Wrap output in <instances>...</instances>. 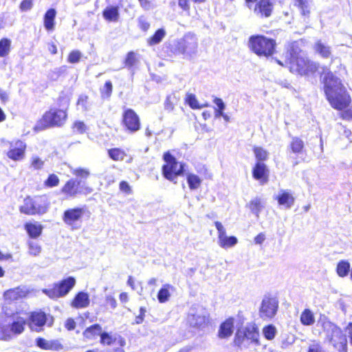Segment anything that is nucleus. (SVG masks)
<instances>
[{
    "label": "nucleus",
    "mask_w": 352,
    "mask_h": 352,
    "mask_svg": "<svg viewBox=\"0 0 352 352\" xmlns=\"http://www.w3.org/2000/svg\"><path fill=\"white\" fill-rule=\"evenodd\" d=\"M283 60L276 59L275 60L278 65L288 67L292 73L310 75L314 74L318 69L317 63L308 60L293 47L283 54Z\"/></svg>",
    "instance_id": "f257e3e1"
},
{
    "label": "nucleus",
    "mask_w": 352,
    "mask_h": 352,
    "mask_svg": "<svg viewBox=\"0 0 352 352\" xmlns=\"http://www.w3.org/2000/svg\"><path fill=\"white\" fill-rule=\"evenodd\" d=\"M324 92L331 106L337 110L349 107L351 98L340 80L329 72L324 78Z\"/></svg>",
    "instance_id": "f03ea898"
},
{
    "label": "nucleus",
    "mask_w": 352,
    "mask_h": 352,
    "mask_svg": "<svg viewBox=\"0 0 352 352\" xmlns=\"http://www.w3.org/2000/svg\"><path fill=\"white\" fill-rule=\"evenodd\" d=\"M249 47L258 56L268 58L272 56L276 46L274 39L263 35H253L249 38Z\"/></svg>",
    "instance_id": "7ed1b4c3"
},
{
    "label": "nucleus",
    "mask_w": 352,
    "mask_h": 352,
    "mask_svg": "<svg viewBox=\"0 0 352 352\" xmlns=\"http://www.w3.org/2000/svg\"><path fill=\"white\" fill-rule=\"evenodd\" d=\"M67 113L65 111L56 109H50L43 116L36 127L44 129L55 126H59L65 123Z\"/></svg>",
    "instance_id": "20e7f679"
},
{
    "label": "nucleus",
    "mask_w": 352,
    "mask_h": 352,
    "mask_svg": "<svg viewBox=\"0 0 352 352\" xmlns=\"http://www.w3.org/2000/svg\"><path fill=\"white\" fill-rule=\"evenodd\" d=\"M164 160L166 164L162 167V171L164 176L167 179L173 181L185 171L184 164H179L169 152L164 154Z\"/></svg>",
    "instance_id": "39448f33"
},
{
    "label": "nucleus",
    "mask_w": 352,
    "mask_h": 352,
    "mask_svg": "<svg viewBox=\"0 0 352 352\" xmlns=\"http://www.w3.org/2000/svg\"><path fill=\"white\" fill-rule=\"evenodd\" d=\"M324 333L329 341L336 348L346 345V339L340 328L329 321L323 322Z\"/></svg>",
    "instance_id": "423d86ee"
},
{
    "label": "nucleus",
    "mask_w": 352,
    "mask_h": 352,
    "mask_svg": "<svg viewBox=\"0 0 352 352\" xmlns=\"http://www.w3.org/2000/svg\"><path fill=\"white\" fill-rule=\"evenodd\" d=\"M100 342L109 346L107 352H125L124 346L126 345V340L120 335L104 333L101 335Z\"/></svg>",
    "instance_id": "0eeeda50"
},
{
    "label": "nucleus",
    "mask_w": 352,
    "mask_h": 352,
    "mask_svg": "<svg viewBox=\"0 0 352 352\" xmlns=\"http://www.w3.org/2000/svg\"><path fill=\"white\" fill-rule=\"evenodd\" d=\"M47 205L41 201V199H33L27 197L23 201V204L20 207V211L29 215L42 214L47 212Z\"/></svg>",
    "instance_id": "6e6552de"
},
{
    "label": "nucleus",
    "mask_w": 352,
    "mask_h": 352,
    "mask_svg": "<svg viewBox=\"0 0 352 352\" xmlns=\"http://www.w3.org/2000/svg\"><path fill=\"white\" fill-rule=\"evenodd\" d=\"M2 146H10V149L7 153V156L14 161H21L24 159L26 144L21 140H17L13 142H8L5 139L1 140Z\"/></svg>",
    "instance_id": "1a4fd4ad"
},
{
    "label": "nucleus",
    "mask_w": 352,
    "mask_h": 352,
    "mask_svg": "<svg viewBox=\"0 0 352 352\" xmlns=\"http://www.w3.org/2000/svg\"><path fill=\"white\" fill-rule=\"evenodd\" d=\"M85 212L83 208H69L64 212L63 221L72 229H78L79 228L78 222L81 221Z\"/></svg>",
    "instance_id": "9d476101"
},
{
    "label": "nucleus",
    "mask_w": 352,
    "mask_h": 352,
    "mask_svg": "<svg viewBox=\"0 0 352 352\" xmlns=\"http://www.w3.org/2000/svg\"><path fill=\"white\" fill-rule=\"evenodd\" d=\"M238 338L236 339V343L239 345H245V341H250L251 343L258 346L260 345L259 331L257 326L254 323H248L243 330V338L241 342L239 341V332L237 334Z\"/></svg>",
    "instance_id": "9b49d317"
},
{
    "label": "nucleus",
    "mask_w": 352,
    "mask_h": 352,
    "mask_svg": "<svg viewBox=\"0 0 352 352\" xmlns=\"http://www.w3.org/2000/svg\"><path fill=\"white\" fill-rule=\"evenodd\" d=\"M53 321L52 317H47L43 312L34 311L30 317L29 327L32 330L39 332L44 324L47 323L48 326H52Z\"/></svg>",
    "instance_id": "f8f14e48"
},
{
    "label": "nucleus",
    "mask_w": 352,
    "mask_h": 352,
    "mask_svg": "<svg viewBox=\"0 0 352 352\" xmlns=\"http://www.w3.org/2000/svg\"><path fill=\"white\" fill-rule=\"evenodd\" d=\"M197 39L193 35H186L183 39L178 42L177 50L187 56L194 55L197 51Z\"/></svg>",
    "instance_id": "ddd939ff"
},
{
    "label": "nucleus",
    "mask_w": 352,
    "mask_h": 352,
    "mask_svg": "<svg viewBox=\"0 0 352 352\" xmlns=\"http://www.w3.org/2000/svg\"><path fill=\"white\" fill-rule=\"evenodd\" d=\"M6 322L9 327L10 335L11 336L12 340L15 336L19 335L23 332L26 318L18 315H14L8 317Z\"/></svg>",
    "instance_id": "4468645a"
},
{
    "label": "nucleus",
    "mask_w": 352,
    "mask_h": 352,
    "mask_svg": "<svg viewBox=\"0 0 352 352\" xmlns=\"http://www.w3.org/2000/svg\"><path fill=\"white\" fill-rule=\"evenodd\" d=\"M215 227L218 231V244L224 249L232 248L238 243V239L235 236H228L226 235V230L222 223L219 221L214 223Z\"/></svg>",
    "instance_id": "2eb2a0df"
},
{
    "label": "nucleus",
    "mask_w": 352,
    "mask_h": 352,
    "mask_svg": "<svg viewBox=\"0 0 352 352\" xmlns=\"http://www.w3.org/2000/svg\"><path fill=\"white\" fill-rule=\"evenodd\" d=\"M122 123L131 132H135L140 128V118L136 113L131 109L124 111L122 116Z\"/></svg>",
    "instance_id": "dca6fc26"
},
{
    "label": "nucleus",
    "mask_w": 352,
    "mask_h": 352,
    "mask_svg": "<svg viewBox=\"0 0 352 352\" xmlns=\"http://www.w3.org/2000/svg\"><path fill=\"white\" fill-rule=\"evenodd\" d=\"M29 293L30 291L26 287H17L6 291L3 294V298L8 304H11L25 298Z\"/></svg>",
    "instance_id": "f3484780"
},
{
    "label": "nucleus",
    "mask_w": 352,
    "mask_h": 352,
    "mask_svg": "<svg viewBox=\"0 0 352 352\" xmlns=\"http://www.w3.org/2000/svg\"><path fill=\"white\" fill-rule=\"evenodd\" d=\"M274 9L272 0H259L254 8V14L261 18H267L271 16Z\"/></svg>",
    "instance_id": "a211bd4d"
},
{
    "label": "nucleus",
    "mask_w": 352,
    "mask_h": 352,
    "mask_svg": "<svg viewBox=\"0 0 352 352\" xmlns=\"http://www.w3.org/2000/svg\"><path fill=\"white\" fill-rule=\"evenodd\" d=\"M252 175L255 179L259 181L261 184H264L268 181L269 170L264 163L257 162L253 168Z\"/></svg>",
    "instance_id": "6ab92c4d"
},
{
    "label": "nucleus",
    "mask_w": 352,
    "mask_h": 352,
    "mask_svg": "<svg viewBox=\"0 0 352 352\" xmlns=\"http://www.w3.org/2000/svg\"><path fill=\"white\" fill-rule=\"evenodd\" d=\"M274 198L280 206H283L287 209L290 208L293 206L295 200L293 195L287 190H279Z\"/></svg>",
    "instance_id": "aec40b11"
},
{
    "label": "nucleus",
    "mask_w": 352,
    "mask_h": 352,
    "mask_svg": "<svg viewBox=\"0 0 352 352\" xmlns=\"http://www.w3.org/2000/svg\"><path fill=\"white\" fill-rule=\"evenodd\" d=\"M234 329V318H228L221 324L218 331V336L221 339L228 338L232 335Z\"/></svg>",
    "instance_id": "412c9836"
},
{
    "label": "nucleus",
    "mask_w": 352,
    "mask_h": 352,
    "mask_svg": "<svg viewBox=\"0 0 352 352\" xmlns=\"http://www.w3.org/2000/svg\"><path fill=\"white\" fill-rule=\"evenodd\" d=\"M188 322L190 326L203 329L210 323L208 317L198 314H192L188 317Z\"/></svg>",
    "instance_id": "4be33fe9"
},
{
    "label": "nucleus",
    "mask_w": 352,
    "mask_h": 352,
    "mask_svg": "<svg viewBox=\"0 0 352 352\" xmlns=\"http://www.w3.org/2000/svg\"><path fill=\"white\" fill-rule=\"evenodd\" d=\"M36 344L37 346L44 350L58 351L62 348L58 340H47L42 338H37Z\"/></svg>",
    "instance_id": "5701e85b"
},
{
    "label": "nucleus",
    "mask_w": 352,
    "mask_h": 352,
    "mask_svg": "<svg viewBox=\"0 0 352 352\" xmlns=\"http://www.w3.org/2000/svg\"><path fill=\"white\" fill-rule=\"evenodd\" d=\"M25 229L31 238L36 239L41 234L43 227L36 221L28 222L25 224Z\"/></svg>",
    "instance_id": "b1692460"
},
{
    "label": "nucleus",
    "mask_w": 352,
    "mask_h": 352,
    "mask_svg": "<svg viewBox=\"0 0 352 352\" xmlns=\"http://www.w3.org/2000/svg\"><path fill=\"white\" fill-rule=\"evenodd\" d=\"M80 182L74 179H69L63 186L61 192L69 197H74L78 193V186Z\"/></svg>",
    "instance_id": "393cba45"
},
{
    "label": "nucleus",
    "mask_w": 352,
    "mask_h": 352,
    "mask_svg": "<svg viewBox=\"0 0 352 352\" xmlns=\"http://www.w3.org/2000/svg\"><path fill=\"white\" fill-rule=\"evenodd\" d=\"M104 19L109 22H117L120 18L119 8L118 6H107L102 12Z\"/></svg>",
    "instance_id": "a878e982"
},
{
    "label": "nucleus",
    "mask_w": 352,
    "mask_h": 352,
    "mask_svg": "<svg viewBox=\"0 0 352 352\" xmlns=\"http://www.w3.org/2000/svg\"><path fill=\"white\" fill-rule=\"evenodd\" d=\"M89 296L87 293L80 292L74 298L72 305L74 307H86L89 305Z\"/></svg>",
    "instance_id": "bb28decb"
},
{
    "label": "nucleus",
    "mask_w": 352,
    "mask_h": 352,
    "mask_svg": "<svg viewBox=\"0 0 352 352\" xmlns=\"http://www.w3.org/2000/svg\"><path fill=\"white\" fill-rule=\"evenodd\" d=\"M314 49L316 53L324 58H328L331 55V47L321 41H318L314 44Z\"/></svg>",
    "instance_id": "cd10ccee"
},
{
    "label": "nucleus",
    "mask_w": 352,
    "mask_h": 352,
    "mask_svg": "<svg viewBox=\"0 0 352 352\" xmlns=\"http://www.w3.org/2000/svg\"><path fill=\"white\" fill-rule=\"evenodd\" d=\"M175 290V287L168 284H164L160 289L157 294V299L160 302H167L170 296L171 292Z\"/></svg>",
    "instance_id": "c85d7f7f"
},
{
    "label": "nucleus",
    "mask_w": 352,
    "mask_h": 352,
    "mask_svg": "<svg viewBox=\"0 0 352 352\" xmlns=\"http://www.w3.org/2000/svg\"><path fill=\"white\" fill-rule=\"evenodd\" d=\"M43 292L52 299L64 297L58 282L54 283L52 288L43 289Z\"/></svg>",
    "instance_id": "c756f323"
},
{
    "label": "nucleus",
    "mask_w": 352,
    "mask_h": 352,
    "mask_svg": "<svg viewBox=\"0 0 352 352\" xmlns=\"http://www.w3.org/2000/svg\"><path fill=\"white\" fill-rule=\"evenodd\" d=\"M102 328L98 324L93 325L83 332V336L86 340H90L96 338L98 336L102 334Z\"/></svg>",
    "instance_id": "7c9ffc66"
},
{
    "label": "nucleus",
    "mask_w": 352,
    "mask_h": 352,
    "mask_svg": "<svg viewBox=\"0 0 352 352\" xmlns=\"http://www.w3.org/2000/svg\"><path fill=\"white\" fill-rule=\"evenodd\" d=\"M277 297L271 294H265L262 300L261 308H278Z\"/></svg>",
    "instance_id": "2f4dec72"
},
{
    "label": "nucleus",
    "mask_w": 352,
    "mask_h": 352,
    "mask_svg": "<svg viewBox=\"0 0 352 352\" xmlns=\"http://www.w3.org/2000/svg\"><path fill=\"white\" fill-rule=\"evenodd\" d=\"M56 12L52 8L47 11L44 16V26L47 30H52L54 28V19Z\"/></svg>",
    "instance_id": "473e14b6"
},
{
    "label": "nucleus",
    "mask_w": 352,
    "mask_h": 352,
    "mask_svg": "<svg viewBox=\"0 0 352 352\" xmlns=\"http://www.w3.org/2000/svg\"><path fill=\"white\" fill-rule=\"evenodd\" d=\"M63 296H65L76 285V279L69 276L58 282Z\"/></svg>",
    "instance_id": "72a5a7b5"
},
{
    "label": "nucleus",
    "mask_w": 352,
    "mask_h": 352,
    "mask_svg": "<svg viewBox=\"0 0 352 352\" xmlns=\"http://www.w3.org/2000/svg\"><path fill=\"white\" fill-rule=\"evenodd\" d=\"M350 267V263L347 261H340L336 266L337 274L341 278L346 277L349 274V272H351Z\"/></svg>",
    "instance_id": "f704fd0d"
},
{
    "label": "nucleus",
    "mask_w": 352,
    "mask_h": 352,
    "mask_svg": "<svg viewBox=\"0 0 352 352\" xmlns=\"http://www.w3.org/2000/svg\"><path fill=\"white\" fill-rule=\"evenodd\" d=\"M186 179L190 190L199 188L202 182V179L198 175L193 173L186 174Z\"/></svg>",
    "instance_id": "c9c22d12"
},
{
    "label": "nucleus",
    "mask_w": 352,
    "mask_h": 352,
    "mask_svg": "<svg viewBox=\"0 0 352 352\" xmlns=\"http://www.w3.org/2000/svg\"><path fill=\"white\" fill-rule=\"evenodd\" d=\"M186 102L188 104V105L194 109H200L201 108L208 107V104H200L196 98L195 95L192 94H188L186 97Z\"/></svg>",
    "instance_id": "e433bc0d"
},
{
    "label": "nucleus",
    "mask_w": 352,
    "mask_h": 352,
    "mask_svg": "<svg viewBox=\"0 0 352 352\" xmlns=\"http://www.w3.org/2000/svg\"><path fill=\"white\" fill-rule=\"evenodd\" d=\"M108 155L114 161H122L126 155L123 150L118 148L108 150Z\"/></svg>",
    "instance_id": "4c0bfd02"
},
{
    "label": "nucleus",
    "mask_w": 352,
    "mask_h": 352,
    "mask_svg": "<svg viewBox=\"0 0 352 352\" xmlns=\"http://www.w3.org/2000/svg\"><path fill=\"white\" fill-rule=\"evenodd\" d=\"M11 49V40L3 38L0 40V57L8 56Z\"/></svg>",
    "instance_id": "58836bf2"
},
{
    "label": "nucleus",
    "mask_w": 352,
    "mask_h": 352,
    "mask_svg": "<svg viewBox=\"0 0 352 352\" xmlns=\"http://www.w3.org/2000/svg\"><path fill=\"white\" fill-rule=\"evenodd\" d=\"M166 35V31L164 29H159L155 33V34L148 39V44L149 45H155L162 41Z\"/></svg>",
    "instance_id": "ea45409f"
},
{
    "label": "nucleus",
    "mask_w": 352,
    "mask_h": 352,
    "mask_svg": "<svg viewBox=\"0 0 352 352\" xmlns=\"http://www.w3.org/2000/svg\"><path fill=\"white\" fill-rule=\"evenodd\" d=\"M262 333L265 339L272 340L277 334V329L275 326L269 324L263 327Z\"/></svg>",
    "instance_id": "a19ab883"
},
{
    "label": "nucleus",
    "mask_w": 352,
    "mask_h": 352,
    "mask_svg": "<svg viewBox=\"0 0 352 352\" xmlns=\"http://www.w3.org/2000/svg\"><path fill=\"white\" fill-rule=\"evenodd\" d=\"M290 148L294 153L300 154L303 150L304 142L298 138H293L290 143Z\"/></svg>",
    "instance_id": "79ce46f5"
},
{
    "label": "nucleus",
    "mask_w": 352,
    "mask_h": 352,
    "mask_svg": "<svg viewBox=\"0 0 352 352\" xmlns=\"http://www.w3.org/2000/svg\"><path fill=\"white\" fill-rule=\"evenodd\" d=\"M28 254L31 256H37L41 254L42 251V248L41 245L37 242L29 241L28 242Z\"/></svg>",
    "instance_id": "37998d69"
},
{
    "label": "nucleus",
    "mask_w": 352,
    "mask_h": 352,
    "mask_svg": "<svg viewBox=\"0 0 352 352\" xmlns=\"http://www.w3.org/2000/svg\"><path fill=\"white\" fill-rule=\"evenodd\" d=\"M11 340L10 335L9 327L6 322L0 320V340L8 341Z\"/></svg>",
    "instance_id": "c03bdc74"
},
{
    "label": "nucleus",
    "mask_w": 352,
    "mask_h": 352,
    "mask_svg": "<svg viewBox=\"0 0 352 352\" xmlns=\"http://www.w3.org/2000/svg\"><path fill=\"white\" fill-rule=\"evenodd\" d=\"M301 322L305 325L312 324L314 321L313 313L309 309H305L300 316Z\"/></svg>",
    "instance_id": "a18cd8bd"
},
{
    "label": "nucleus",
    "mask_w": 352,
    "mask_h": 352,
    "mask_svg": "<svg viewBox=\"0 0 352 352\" xmlns=\"http://www.w3.org/2000/svg\"><path fill=\"white\" fill-rule=\"evenodd\" d=\"M263 208L262 201L260 198H255L250 203V208L251 211L257 217Z\"/></svg>",
    "instance_id": "49530a36"
},
{
    "label": "nucleus",
    "mask_w": 352,
    "mask_h": 352,
    "mask_svg": "<svg viewBox=\"0 0 352 352\" xmlns=\"http://www.w3.org/2000/svg\"><path fill=\"white\" fill-rule=\"evenodd\" d=\"M254 153L258 162L265 161L268 157V153L262 147H254Z\"/></svg>",
    "instance_id": "de8ad7c7"
},
{
    "label": "nucleus",
    "mask_w": 352,
    "mask_h": 352,
    "mask_svg": "<svg viewBox=\"0 0 352 352\" xmlns=\"http://www.w3.org/2000/svg\"><path fill=\"white\" fill-rule=\"evenodd\" d=\"M72 173L77 177L86 179L90 175V172L88 169L82 168H72L70 167Z\"/></svg>",
    "instance_id": "09e8293b"
},
{
    "label": "nucleus",
    "mask_w": 352,
    "mask_h": 352,
    "mask_svg": "<svg viewBox=\"0 0 352 352\" xmlns=\"http://www.w3.org/2000/svg\"><path fill=\"white\" fill-rule=\"evenodd\" d=\"M44 161L36 155H33L31 157L30 168L34 170H40L44 166Z\"/></svg>",
    "instance_id": "8fccbe9b"
},
{
    "label": "nucleus",
    "mask_w": 352,
    "mask_h": 352,
    "mask_svg": "<svg viewBox=\"0 0 352 352\" xmlns=\"http://www.w3.org/2000/svg\"><path fill=\"white\" fill-rule=\"evenodd\" d=\"M178 98L175 94L168 96L165 101L164 107L165 109L168 111L173 110L175 103L177 102Z\"/></svg>",
    "instance_id": "3c124183"
},
{
    "label": "nucleus",
    "mask_w": 352,
    "mask_h": 352,
    "mask_svg": "<svg viewBox=\"0 0 352 352\" xmlns=\"http://www.w3.org/2000/svg\"><path fill=\"white\" fill-rule=\"evenodd\" d=\"M138 63V59L136 57V54L133 52H129L125 59V65L131 67L135 65Z\"/></svg>",
    "instance_id": "603ef678"
},
{
    "label": "nucleus",
    "mask_w": 352,
    "mask_h": 352,
    "mask_svg": "<svg viewBox=\"0 0 352 352\" xmlns=\"http://www.w3.org/2000/svg\"><path fill=\"white\" fill-rule=\"evenodd\" d=\"M113 89L112 83L111 81H107L104 87L101 89V94L103 98H109Z\"/></svg>",
    "instance_id": "864d4df0"
},
{
    "label": "nucleus",
    "mask_w": 352,
    "mask_h": 352,
    "mask_svg": "<svg viewBox=\"0 0 352 352\" xmlns=\"http://www.w3.org/2000/svg\"><path fill=\"white\" fill-rule=\"evenodd\" d=\"M58 184L59 178L55 174L50 175L47 180L45 182V185L48 187H54L58 186Z\"/></svg>",
    "instance_id": "5fc2aeb1"
},
{
    "label": "nucleus",
    "mask_w": 352,
    "mask_h": 352,
    "mask_svg": "<svg viewBox=\"0 0 352 352\" xmlns=\"http://www.w3.org/2000/svg\"><path fill=\"white\" fill-rule=\"evenodd\" d=\"M81 56L82 54L78 50H74L71 52L68 56V62L71 63H78L79 62Z\"/></svg>",
    "instance_id": "6e6d98bb"
},
{
    "label": "nucleus",
    "mask_w": 352,
    "mask_h": 352,
    "mask_svg": "<svg viewBox=\"0 0 352 352\" xmlns=\"http://www.w3.org/2000/svg\"><path fill=\"white\" fill-rule=\"evenodd\" d=\"M276 309H260L259 315L264 320L271 319L276 315Z\"/></svg>",
    "instance_id": "4d7b16f0"
},
{
    "label": "nucleus",
    "mask_w": 352,
    "mask_h": 352,
    "mask_svg": "<svg viewBox=\"0 0 352 352\" xmlns=\"http://www.w3.org/2000/svg\"><path fill=\"white\" fill-rule=\"evenodd\" d=\"M77 105L80 107L82 110L87 111L89 109V104H88V96L82 95L79 97Z\"/></svg>",
    "instance_id": "13d9d810"
},
{
    "label": "nucleus",
    "mask_w": 352,
    "mask_h": 352,
    "mask_svg": "<svg viewBox=\"0 0 352 352\" xmlns=\"http://www.w3.org/2000/svg\"><path fill=\"white\" fill-rule=\"evenodd\" d=\"M73 129L78 133H83L87 129V126L83 122L76 121L73 124Z\"/></svg>",
    "instance_id": "bf43d9fd"
},
{
    "label": "nucleus",
    "mask_w": 352,
    "mask_h": 352,
    "mask_svg": "<svg viewBox=\"0 0 352 352\" xmlns=\"http://www.w3.org/2000/svg\"><path fill=\"white\" fill-rule=\"evenodd\" d=\"M32 5V0H23L20 4V9L21 11L30 10Z\"/></svg>",
    "instance_id": "052dcab7"
},
{
    "label": "nucleus",
    "mask_w": 352,
    "mask_h": 352,
    "mask_svg": "<svg viewBox=\"0 0 352 352\" xmlns=\"http://www.w3.org/2000/svg\"><path fill=\"white\" fill-rule=\"evenodd\" d=\"M65 327L68 331H72L76 327V322L72 318H68L65 322Z\"/></svg>",
    "instance_id": "680f3d73"
},
{
    "label": "nucleus",
    "mask_w": 352,
    "mask_h": 352,
    "mask_svg": "<svg viewBox=\"0 0 352 352\" xmlns=\"http://www.w3.org/2000/svg\"><path fill=\"white\" fill-rule=\"evenodd\" d=\"M120 190H122L126 193H128V194L131 193V192L130 186L129 185V184L126 182H124V181H122L120 182Z\"/></svg>",
    "instance_id": "e2e57ef3"
},
{
    "label": "nucleus",
    "mask_w": 352,
    "mask_h": 352,
    "mask_svg": "<svg viewBox=\"0 0 352 352\" xmlns=\"http://www.w3.org/2000/svg\"><path fill=\"white\" fill-rule=\"evenodd\" d=\"M340 116L344 120H352V108L347 109L342 112Z\"/></svg>",
    "instance_id": "0e129e2a"
},
{
    "label": "nucleus",
    "mask_w": 352,
    "mask_h": 352,
    "mask_svg": "<svg viewBox=\"0 0 352 352\" xmlns=\"http://www.w3.org/2000/svg\"><path fill=\"white\" fill-rule=\"evenodd\" d=\"M213 102L217 106V109L224 110L226 109V104L221 98H215Z\"/></svg>",
    "instance_id": "69168bd1"
},
{
    "label": "nucleus",
    "mask_w": 352,
    "mask_h": 352,
    "mask_svg": "<svg viewBox=\"0 0 352 352\" xmlns=\"http://www.w3.org/2000/svg\"><path fill=\"white\" fill-rule=\"evenodd\" d=\"M298 6L300 8L302 14L303 15H306L307 13H309L308 7L305 4L304 0H298L297 1Z\"/></svg>",
    "instance_id": "338daca9"
},
{
    "label": "nucleus",
    "mask_w": 352,
    "mask_h": 352,
    "mask_svg": "<svg viewBox=\"0 0 352 352\" xmlns=\"http://www.w3.org/2000/svg\"><path fill=\"white\" fill-rule=\"evenodd\" d=\"M179 6L184 10H188L190 8L188 0H179Z\"/></svg>",
    "instance_id": "774afa93"
}]
</instances>
